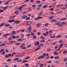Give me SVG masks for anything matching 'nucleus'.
<instances>
[{
	"mask_svg": "<svg viewBox=\"0 0 67 67\" xmlns=\"http://www.w3.org/2000/svg\"><path fill=\"white\" fill-rule=\"evenodd\" d=\"M49 10H50V11H53L54 9L53 8H51V9H49Z\"/></svg>",
	"mask_w": 67,
	"mask_h": 67,
	"instance_id": "nucleus-59",
	"label": "nucleus"
},
{
	"mask_svg": "<svg viewBox=\"0 0 67 67\" xmlns=\"http://www.w3.org/2000/svg\"><path fill=\"white\" fill-rule=\"evenodd\" d=\"M6 45V44L5 43H3L1 44V46H5Z\"/></svg>",
	"mask_w": 67,
	"mask_h": 67,
	"instance_id": "nucleus-9",
	"label": "nucleus"
},
{
	"mask_svg": "<svg viewBox=\"0 0 67 67\" xmlns=\"http://www.w3.org/2000/svg\"><path fill=\"white\" fill-rule=\"evenodd\" d=\"M58 54V53L57 52H54V55H57Z\"/></svg>",
	"mask_w": 67,
	"mask_h": 67,
	"instance_id": "nucleus-52",
	"label": "nucleus"
},
{
	"mask_svg": "<svg viewBox=\"0 0 67 67\" xmlns=\"http://www.w3.org/2000/svg\"><path fill=\"white\" fill-rule=\"evenodd\" d=\"M48 7V5L47 4H45L43 6L42 8L43 9H45V8H47Z\"/></svg>",
	"mask_w": 67,
	"mask_h": 67,
	"instance_id": "nucleus-8",
	"label": "nucleus"
},
{
	"mask_svg": "<svg viewBox=\"0 0 67 67\" xmlns=\"http://www.w3.org/2000/svg\"><path fill=\"white\" fill-rule=\"evenodd\" d=\"M9 1H7L4 4V5H7V4H8V3H9Z\"/></svg>",
	"mask_w": 67,
	"mask_h": 67,
	"instance_id": "nucleus-27",
	"label": "nucleus"
},
{
	"mask_svg": "<svg viewBox=\"0 0 67 67\" xmlns=\"http://www.w3.org/2000/svg\"><path fill=\"white\" fill-rule=\"evenodd\" d=\"M31 35L32 36H33V35H34V33H33L32 32H31Z\"/></svg>",
	"mask_w": 67,
	"mask_h": 67,
	"instance_id": "nucleus-58",
	"label": "nucleus"
},
{
	"mask_svg": "<svg viewBox=\"0 0 67 67\" xmlns=\"http://www.w3.org/2000/svg\"><path fill=\"white\" fill-rule=\"evenodd\" d=\"M56 21V20H52V22H55H55H57V21Z\"/></svg>",
	"mask_w": 67,
	"mask_h": 67,
	"instance_id": "nucleus-53",
	"label": "nucleus"
},
{
	"mask_svg": "<svg viewBox=\"0 0 67 67\" xmlns=\"http://www.w3.org/2000/svg\"><path fill=\"white\" fill-rule=\"evenodd\" d=\"M22 41V39L21 38H19L18 40V42H21Z\"/></svg>",
	"mask_w": 67,
	"mask_h": 67,
	"instance_id": "nucleus-24",
	"label": "nucleus"
},
{
	"mask_svg": "<svg viewBox=\"0 0 67 67\" xmlns=\"http://www.w3.org/2000/svg\"><path fill=\"white\" fill-rule=\"evenodd\" d=\"M25 65L26 67H28L29 66V65H28V64L27 63H26L25 64Z\"/></svg>",
	"mask_w": 67,
	"mask_h": 67,
	"instance_id": "nucleus-39",
	"label": "nucleus"
},
{
	"mask_svg": "<svg viewBox=\"0 0 67 67\" xmlns=\"http://www.w3.org/2000/svg\"><path fill=\"white\" fill-rule=\"evenodd\" d=\"M36 65H40V64H41V62H37L36 63Z\"/></svg>",
	"mask_w": 67,
	"mask_h": 67,
	"instance_id": "nucleus-38",
	"label": "nucleus"
},
{
	"mask_svg": "<svg viewBox=\"0 0 67 67\" xmlns=\"http://www.w3.org/2000/svg\"><path fill=\"white\" fill-rule=\"evenodd\" d=\"M25 46V43H23L20 46V47L22 49H26V47Z\"/></svg>",
	"mask_w": 67,
	"mask_h": 67,
	"instance_id": "nucleus-1",
	"label": "nucleus"
},
{
	"mask_svg": "<svg viewBox=\"0 0 67 67\" xmlns=\"http://www.w3.org/2000/svg\"><path fill=\"white\" fill-rule=\"evenodd\" d=\"M27 24L28 25H29L30 26L31 25V21H27Z\"/></svg>",
	"mask_w": 67,
	"mask_h": 67,
	"instance_id": "nucleus-10",
	"label": "nucleus"
},
{
	"mask_svg": "<svg viewBox=\"0 0 67 67\" xmlns=\"http://www.w3.org/2000/svg\"><path fill=\"white\" fill-rule=\"evenodd\" d=\"M22 60H18L17 61V62H22Z\"/></svg>",
	"mask_w": 67,
	"mask_h": 67,
	"instance_id": "nucleus-40",
	"label": "nucleus"
},
{
	"mask_svg": "<svg viewBox=\"0 0 67 67\" xmlns=\"http://www.w3.org/2000/svg\"><path fill=\"white\" fill-rule=\"evenodd\" d=\"M61 37V35H60L58 36H57V37H56V38H57L58 37Z\"/></svg>",
	"mask_w": 67,
	"mask_h": 67,
	"instance_id": "nucleus-35",
	"label": "nucleus"
},
{
	"mask_svg": "<svg viewBox=\"0 0 67 67\" xmlns=\"http://www.w3.org/2000/svg\"><path fill=\"white\" fill-rule=\"evenodd\" d=\"M40 67H43V64H40Z\"/></svg>",
	"mask_w": 67,
	"mask_h": 67,
	"instance_id": "nucleus-57",
	"label": "nucleus"
},
{
	"mask_svg": "<svg viewBox=\"0 0 67 67\" xmlns=\"http://www.w3.org/2000/svg\"><path fill=\"white\" fill-rule=\"evenodd\" d=\"M7 62H11V59H8L7 60Z\"/></svg>",
	"mask_w": 67,
	"mask_h": 67,
	"instance_id": "nucleus-34",
	"label": "nucleus"
},
{
	"mask_svg": "<svg viewBox=\"0 0 67 67\" xmlns=\"http://www.w3.org/2000/svg\"><path fill=\"white\" fill-rule=\"evenodd\" d=\"M15 54H16V53L15 52H14L13 53L12 55V57L13 56V55H15Z\"/></svg>",
	"mask_w": 67,
	"mask_h": 67,
	"instance_id": "nucleus-46",
	"label": "nucleus"
},
{
	"mask_svg": "<svg viewBox=\"0 0 67 67\" xmlns=\"http://www.w3.org/2000/svg\"><path fill=\"white\" fill-rule=\"evenodd\" d=\"M42 17H40V16H38V17L37 18V19H38V20H39V19H40L42 18Z\"/></svg>",
	"mask_w": 67,
	"mask_h": 67,
	"instance_id": "nucleus-37",
	"label": "nucleus"
},
{
	"mask_svg": "<svg viewBox=\"0 0 67 67\" xmlns=\"http://www.w3.org/2000/svg\"><path fill=\"white\" fill-rule=\"evenodd\" d=\"M59 24H60L59 23H57L55 24V25H58V26H59Z\"/></svg>",
	"mask_w": 67,
	"mask_h": 67,
	"instance_id": "nucleus-28",
	"label": "nucleus"
},
{
	"mask_svg": "<svg viewBox=\"0 0 67 67\" xmlns=\"http://www.w3.org/2000/svg\"><path fill=\"white\" fill-rule=\"evenodd\" d=\"M63 43H61L60 46H59V48H61V47H62V46H63Z\"/></svg>",
	"mask_w": 67,
	"mask_h": 67,
	"instance_id": "nucleus-16",
	"label": "nucleus"
},
{
	"mask_svg": "<svg viewBox=\"0 0 67 67\" xmlns=\"http://www.w3.org/2000/svg\"><path fill=\"white\" fill-rule=\"evenodd\" d=\"M40 57H41V58H44V57L43 56V55H41Z\"/></svg>",
	"mask_w": 67,
	"mask_h": 67,
	"instance_id": "nucleus-54",
	"label": "nucleus"
},
{
	"mask_svg": "<svg viewBox=\"0 0 67 67\" xmlns=\"http://www.w3.org/2000/svg\"><path fill=\"white\" fill-rule=\"evenodd\" d=\"M41 26V24H37V26L38 27H40Z\"/></svg>",
	"mask_w": 67,
	"mask_h": 67,
	"instance_id": "nucleus-29",
	"label": "nucleus"
},
{
	"mask_svg": "<svg viewBox=\"0 0 67 67\" xmlns=\"http://www.w3.org/2000/svg\"><path fill=\"white\" fill-rule=\"evenodd\" d=\"M63 5V4H60V5H57V7H61V6Z\"/></svg>",
	"mask_w": 67,
	"mask_h": 67,
	"instance_id": "nucleus-31",
	"label": "nucleus"
},
{
	"mask_svg": "<svg viewBox=\"0 0 67 67\" xmlns=\"http://www.w3.org/2000/svg\"><path fill=\"white\" fill-rule=\"evenodd\" d=\"M27 18V16H22V18L23 19H26Z\"/></svg>",
	"mask_w": 67,
	"mask_h": 67,
	"instance_id": "nucleus-12",
	"label": "nucleus"
},
{
	"mask_svg": "<svg viewBox=\"0 0 67 67\" xmlns=\"http://www.w3.org/2000/svg\"><path fill=\"white\" fill-rule=\"evenodd\" d=\"M4 50V49H1L0 50V53H2V52H3V51Z\"/></svg>",
	"mask_w": 67,
	"mask_h": 67,
	"instance_id": "nucleus-20",
	"label": "nucleus"
},
{
	"mask_svg": "<svg viewBox=\"0 0 67 67\" xmlns=\"http://www.w3.org/2000/svg\"><path fill=\"white\" fill-rule=\"evenodd\" d=\"M8 6H5L4 8L3 9V10H6V9H7V8H8Z\"/></svg>",
	"mask_w": 67,
	"mask_h": 67,
	"instance_id": "nucleus-22",
	"label": "nucleus"
},
{
	"mask_svg": "<svg viewBox=\"0 0 67 67\" xmlns=\"http://www.w3.org/2000/svg\"><path fill=\"white\" fill-rule=\"evenodd\" d=\"M63 26V25L61 24H59V26L61 27L62 26Z\"/></svg>",
	"mask_w": 67,
	"mask_h": 67,
	"instance_id": "nucleus-47",
	"label": "nucleus"
},
{
	"mask_svg": "<svg viewBox=\"0 0 67 67\" xmlns=\"http://www.w3.org/2000/svg\"><path fill=\"white\" fill-rule=\"evenodd\" d=\"M30 57L29 56H27L25 58V60H27V59H30Z\"/></svg>",
	"mask_w": 67,
	"mask_h": 67,
	"instance_id": "nucleus-13",
	"label": "nucleus"
},
{
	"mask_svg": "<svg viewBox=\"0 0 67 67\" xmlns=\"http://www.w3.org/2000/svg\"><path fill=\"white\" fill-rule=\"evenodd\" d=\"M10 35L9 34H7L3 35V37H4V38H7V36H8V35Z\"/></svg>",
	"mask_w": 67,
	"mask_h": 67,
	"instance_id": "nucleus-4",
	"label": "nucleus"
},
{
	"mask_svg": "<svg viewBox=\"0 0 67 67\" xmlns=\"http://www.w3.org/2000/svg\"><path fill=\"white\" fill-rule=\"evenodd\" d=\"M31 30H32V27H30L28 28V31L29 32H30Z\"/></svg>",
	"mask_w": 67,
	"mask_h": 67,
	"instance_id": "nucleus-14",
	"label": "nucleus"
},
{
	"mask_svg": "<svg viewBox=\"0 0 67 67\" xmlns=\"http://www.w3.org/2000/svg\"><path fill=\"white\" fill-rule=\"evenodd\" d=\"M40 47H38L37 48V49H36L35 50V51H37V50H38V49H40Z\"/></svg>",
	"mask_w": 67,
	"mask_h": 67,
	"instance_id": "nucleus-50",
	"label": "nucleus"
},
{
	"mask_svg": "<svg viewBox=\"0 0 67 67\" xmlns=\"http://www.w3.org/2000/svg\"><path fill=\"white\" fill-rule=\"evenodd\" d=\"M5 24V23H2L1 25H0V27H1L2 26H3L4 25V24Z\"/></svg>",
	"mask_w": 67,
	"mask_h": 67,
	"instance_id": "nucleus-19",
	"label": "nucleus"
},
{
	"mask_svg": "<svg viewBox=\"0 0 67 67\" xmlns=\"http://www.w3.org/2000/svg\"><path fill=\"white\" fill-rule=\"evenodd\" d=\"M53 18V17L52 16H50L49 18V19H52Z\"/></svg>",
	"mask_w": 67,
	"mask_h": 67,
	"instance_id": "nucleus-44",
	"label": "nucleus"
},
{
	"mask_svg": "<svg viewBox=\"0 0 67 67\" xmlns=\"http://www.w3.org/2000/svg\"><path fill=\"white\" fill-rule=\"evenodd\" d=\"M48 24H48V23H47L44 24V25L46 26H48Z\"/></svg>",
	"mask_w": 67,
	"mask_h": 67,
	"instance_id": "nucleus-33",
	"label": "nucleus"
},
{
	"mask_svg": "<svg viewBox=\"0 0 67 67\" xmlns=\"http://www.w3.org/2000/svg\"><path fill=\"white\" fill-rule=\"evenodd\" d=\"M26 62H27V60H25L23 61L22 62L23 63H26Z\"/></svg>",
	"mask_w": 67,
	"mask_h": 67,
	"instance_id": "nucleus-30",
	"label": "nucleus"
},
{
	"mask_svg": "<svg viewBox=\"0 0 67 67\" xmlns=\"http://www.w3.org/2000/svg\"><path fill=\"white\" fill-rule=\"evenodd\" d=\"M35 44L36 46H37L40 44V42H35Z\"/></svg>",
	"mask_w": 67,
	"mask_h": 67,
	"instance_id": "nucleus-7",
	"label": "nucleus"
},
{
	"mask_svg": "<svg viewBox=\"0 0 67 67\" xmlns=\"http://www.w3.org/2000/svg\"><path fill=\"white\" fill-rule=\"evenodd\" d=\"M16 23V24H19V23H21V21H20L19 20H16L14 22V24H15V23Z\"/></svg>",
	"mask_w": 67,
	"mask_h": 67,
	"instance_id": "nucleus-3",
	"label": "nucleus"
},
{
	"mask_svg": "<svg viewBox=\"0 0 67 67\" xmlns=\"http://www.w3.org/2000/svg\"><path fill=\"white\" fill-rule=\"evenodd\" d=\"M57 43V42H54V43H52V45H55V44H56Z\"/></svg>",
	"mask_w": 67,
	"mask_h": 67,
	"instance_id": "nucleus-55",
	"label": "nucleus"
},
{
	"mask_svg": "<svg viewBox=\"0 0 67 67\" xmlns=\"http://www.w3.org/2000/svg\"><path fill=\"white\" fill-rule=\"evenodd\" d=\"M8 56L9 57H11V54H8Z\"/></svg>",
	"mask_w": 67,
	"mask_h": 67,
	"instance_id": "nucleus-45",
	"label": "nucleus"
},
{
	"mask_svg": "<svg viewBox=\"0 0 67 67\" xmlns=\"http://www.w3.org/2000/svg\"><path fill=\"white\" fill-rule=\"evenodd\" d=\"M67 51H63V54H66L67 53Z\"/></svg>",
	"mask_w": 67,
	"mask_h": 67,
	"instance_id": "nucleus-26",
	"label": "nucleus"
},
{
	"mask_svg": "<svg viewBox=\"0 0 67 67\" xmlns=\"http://www.w3.org/2000/svg\"><path fill=\"white\" fill-rule=\"evenodd\" d=\"M18 12H19V11L18 10H16L15 12V14H18Z\"/></svg>",
	"mask_w": 67,
	"mask_h": 67,
	"instance_id": "nucleus-17",
	"label": "nucleus"
},
{
	"mask_svg": "<svg viewBox=\"0 0 67 67\" xmlns=\"http://www.w3.org/2000/svg\"><path fill=\"white\" fill-rule=\"evenodd\" d=\"M43 35H44V36H48V34H46L45 33H44L43 34Z\"/></svg>",
	"mask_w": 67,
	"mask_h": 67,
	"instance_id": "nucleus-36",
	"label": "nucleus"
},
{
	"mask_svg": "<svg viewBox=\"0 0 67 67\" xmlns=\"http://www.w3.org/2000/svg\"><path fill=\"white\" fill-rule=\"evenodd\" d=\"M54 58L55 59H59L60 58L59 57H55Z\"/></svg>",
	"mask_w": 67,
	"mask_h": 67,
	"instance_id": "nucleus-15",
	"label": "nucleus"
},
{
	"mask_svg": "<svg viewBox=\"0 0 67 67\" xmlns=\"http://www.w3.org/2000/svg\"><path fill=\"white\" fill-rule=\"evenodd\" d=\"M52 61H49L48 62H47V63H51Z\"/></svg>",
	"mask_w": 67,
	"mask_h": 67,
	"instance_id": "nucleus-64",
	"label": "nucleus"
},
{
	"mask_svg": "<svg viewBox=\"0 0 67 67\" xmlns=\"http://www.w3.org/2000/svg\"><path fill=\"white\" fill-rule=\"evenodd\" d=\"M58 49H59L56 50L55 51V52H57V51H59L60 50V48L59 49V47Z\"/></svg>",
	"mask_w": 67,
	"mask_h": 67,
	"instance_id": "nucleus-48",
	"label": "nucleus"
},
{
	"mask_svg": "<svg viewBox=\"0 0 67 67\" xmlns=\"http://www.w3.org/2000/svg\"><path fill=\"white\" fill-rule=\"evenodd\" d=\"M5 58H9V57L8 56V55H5Z\"/></svg>",
	"mask_w": 67,
	"mask_h": 67,
	"instance_id": "nucleus-42",
	"label": "nucleus"
},
{
	"mask_svg": "<svg viewBox=\"0 0 67 67\" xmlns=\"http://www.w3.org/2000/svg\"><path fill=\"white\" fill-rule=\"evenodd\" d=\"M61 24L64 25H67V24L65 22H62L61 23Z\"/></svg>",
	"mask_w": 67,
	"mask_h": 67,
	"instance_id": "nucleus-11",
	"label": "nucleus"
},
{
	"mask_svg": "<svg viewBox=\"0 0 67 67\" xmlns=\"http://www.w3.org/2000/svg\"><path fill=\"white\" fill-rule=\"evenodd\" d=\"M14 34H16L15 31H12L11 34H10V36H13L14 35Z\"/></svg>",
	"mask_w": 67,
	"mask_h": 67,
	"instance_id": "nucleus-2",
	"label": "nucleus"
},
{
	"mask_svg": "<svg viewBox=\"0 0 67 67\" xmlns=\"http://www.w3.org/2000/svg\"><path fill=\"white\" fill-rule=\"evenodd\" d=\"M30 35H31V34H27L26 35V36L27 37L29 36H30Z\"/></svg>",
	"mask_w": 67,
	"mask_h": 67,
	"instance_id": "nucleus-51",
	"label": "nucleus"
},
{
	"mask_svg": "<svg viewBox=\"0 0 67 67\" xmlns=\"http://www.w3.org/2000/svg\"><path fill=\"white\" fill-rule=\"evenodd\" d=\"M40 38H42V40H44L45 39V37L42 36L40 37Z\"/></svg>",
	"mask_w": 67,
	"mask_h": 67,
	"instance_id": "nucleus-23",
	"label": "nucleus"
},
{
	"mask_svg": "<svg viewBox=\"0 0 67 67\" xmlns=\"http://www.w3.org/2000/svg\"><path fill=\"white\" fill-rule=\"evenodd\" d=\"M58 46H55V47H54V48H55V49H56V48H58Z\"/></svg>",
	"mask_w": 67,
	"mask_h": 67,
	"instance_id": "nucleus-56",
	"label": "nucleus"
},
{
	"mask_svg": "<svg viewBox=\"0 0 67 67\" xmlns=\"http://www.w3.org/2000/svg\"><path fill=\"white\" fill-rule=\"evenodd\" d=\"M30 19V17H28L26 19V20H28Z\"/></svg>",
	"mask_w": 67,
	"mask_h": 67,
	"instance_id": "nucleus-49",
	"label": "nucleus"
},
{
	"mask_svg": "<svg viewBox=\"0 0 67 67\" xmlns=\"http://www.w3.org/2000/svg\"><path fill=\"white\" fill-rule=\"evenodd\" d=\"M64 61H67V58H64Z\"/></svg>",
	"mask_w": 67,
	"mask_h": 67,
	"instance_id": "nucleus-62",
	"label": "nucleus"
},
{
	"mask_svg": "<svg viewBox=\"0 0 67 67\" xmlns=\"http://www.w3.org/2000/svg\"><path fill=\"white\" fill-rule=\"evenodd\" d=\"M16 16V15H13L10 17L9 19H13Z\"/></svg>",
	"mask_w": 67,
	"mask_h": 67,
	"instance_id": "nucleus-5",
	"label": "nucleus"
},
{
	"mask_svg": "<svg viewBox=\"0 0 67 67\" xmlns=\"http://www.w3.org/2000/svg\"><path fill=\"white\" fill-rule=\"evenodd\" d=\"M49 32L50 33H52V32H53V30H50L49 31Z\"/></svg>",
	"mask_w": 67,
	"mask_h": 67,
	"instance_id": "nucleus-61",
	"label": "nucleus"
},
{
	"mask_svg": "<svg viewBox=\"0 0 67 67\" xmlns=\"http://www.w3.org/2000/svg\"><path fill=\"white\" fill-rule=\"evenodd\" d=\"M43 6V4H40L38 5V7H42V6Z\"/></svg>",
	"mask_w": 67,
	"mask_h": 67,
	"instance_id": "nucleus-25",
	"label": "nucleus"
},
{
	"mask_svg": "<svg viewBox=\"0 0 67 67\" xmlns=\"http://www.w3.org/2000/svg\"><path fill=\"white\" fill-rule=\"evenodd\" d=\"M19 58H16L14 60V61H15L16 60H19Z\"/></svg>",
	"mask_w": 67,
	"mask_h": 67,
	"instance_id": "nucleus-32",
	"label": "nucleus"
},
{
	"mask_svg": "<svg viewBox=\"0 0 67 67\" xmlns=\"http://www.w3.org/2000/svg\"><path fill=\"white\" fill-rule=\"evenodd\" d=\"M8 40L9 41H11V37H9Z\"/></svg>",
	"mask_w": 67,
	"mask_h": 67,
	"instance_id": "nucleus-60",
	"label": "nucleus"
},
{
	"mask_svg": "<svg viewBox=\"0 0 67 67\" xmlns=\"http://www.w3.org/2000/svg\"><path fill=\"white\" fill-rule=\"evenodd\" d=\"M8 22H15V20L14 19H12L11 20H9L8 21Z\"/></svg>",
	"mask_w": 67,
	"mask_h": 67,
	"instance_id": "nucleus-6",
	"label": "nucleus"
},
{
	"mask_svg": "<svg viewBox=\"0 0 67 67\" xmlns=\"http://www.w3.org/2000/svg\"><path fill=\"white\" fill-rule=\"evenodd\" d=\"M41 42H45V40H42L41 41Z\"/></svg>",
	"mask_w": 67,
	"mask_h": 67,
	"instance_id": "nucleus-63",
	"label": "nucleus"
},
{
	"mask_svg": "<svg viewBox=\"0 0 67 67\" xmlns=\"http://www.w3.org/2000/svg\"><path fill=\"white\" fill-rule=\"evenodd\" d=\"M23 8V7H22V6L20 7L19 8V10H21V9H22V8Z\"/></svg>",
	"mask_w": 67,
	"mask_h": 67,
	"instance_id": "nucleus-43",
	"label": "nucleus"
},
{
	"mask_svg": "<svg viewBox=\"0 0 67 67\" xmlns=\"http://www.w3.org/2000/svg\"><path fill=\"white\" fill-rule=\"evenodd\" d=\"M5 26H6V27H8V26H10V24H6L5 25Z\"/></svg>",
	"mask_w": 67,
	"mask_h": 67,
	"instance_id": "nucleus-18",
	"label": "nucleus"
},
{
	"mask_svg": "<svg viewBox=\"0 0 67 67\" xmlns=\"http://www.w3.org/2000/svg\"><path fill=\"white\" fill-rule=\"evenodd\" d=\"M36 35H34L33 36V39L34 40H35L36 39Z\"/></svg>",
	"mask_w": 67,
	"mask_h": 67,
	"instance_id": "nucleus-21",
	"label": "nucleus"
},
{
	"mask_svg": "<svg viewBox=\"0 0 67 67\" xmlns=\"http://www.w3.org/2000/svg\"><path fill=\"white\" fill-rule=\"evenodd\" d=\"M12 38H13L14 39L16 38V36H13L12 37Z\"/></svg>",
	"mask_w": 67,
	"mask_h": 67,
	"instance_id": "nucleus-41",
	"label": "nucleus"
}]
</instances>
